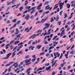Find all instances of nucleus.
<instances>
[{
    "label": "nucleus",
    "instance_id": "obj_3",
    "mask_svg": "<svg viewBox=\"0 0 75 75\" xmlns=\"http://www.w3.org/2000/svg\"><path fill=\"white\" fill-rule=\"evenodd\" d=\"M23 68V67L21 66V67L20 68H17L15 70V72H17L16 73L17 74L20 71H21V68Z\"/></svg>",
    "mask_w": 75,
    "mask_h": 75
},
{
    "label": "nucleus",
    "instance_id": "obj_48",
    "mask_svg": "<svg viewBox=\"0 0 75 75\" xmlns=\"http://www.w3.org/2000/svg\"><path fill=\"white\" fill-rule=\"evenodd\" d=\"M53 44H56V45H57V44H58V42H56V41H54L53 42Z\"/></svg>",
    "mask_w": 75,
    "mask_h": 75
},
{
    "label": "nucleus",
    "instance_id": "obj_6",
    "mask_svg": "<svg viewBox=\"0 0 75 75\" xmlns=\"http://www.w3.org/2000/svg\"><path fill=\"white\" fill-rule=\"evenodd\" d=\"M54 59H52V63L53 64L52 65V67H53L55 65V64L57 63V60H56L55 62L54 63Z\"/></svg>",
    "mask_w": 75,
    "mask_h": 75
},
{
    "label": "nucleus",
    "instance_id": "obj_21",
    "mask_svg": "<svg viewBox=\"0 0 75 75\" xmlns=\"http://www.w3.org/2000/svg\"><path fill=\"white\" fill-rule=\"evenodd\" d=\"M67 8H69L71 6V5H70V4H67Z\"/></svg>",
    "mask_w": 75,
    "mask_h": 75
},
{
    "label": "nucleus",
    "instance_id": "obj_1",
    "mask_svg": "<svg viewBox=\"0 0 75 75\" xmlns=\"http://www.w3.org/2000/svg\"><path fill=\"white\" fill-rule=\"evenodd\" d=\"M44 25L45 26H46L43 29V30L44 31L45 29L48 28H49L50 26V24H48L47 23H46L44 24Z\"/></svg>",
    "mask_w": 75,
    "mask_h": 75
},
{
    "label": "nucleus",
    "instance_id": "obj_25",
    "mask_svg": "<svg viewBox=\"0 0 75 75\" xmlns=\"http://www.w3.org/2000/svg\"><path fill=\"white\" fill-rule=\"evenodd\" d=\"M6 4L7 6H8V5H10L11 4V2H9V1H7L6 2Z\"/></svg>",
    "mask_w": 75,
    "mask_h": 75
},
{
    "label": "nucleus",
    "instance_id": "obj_23",
    "mask_svg": "<svg viewBox=\"0 0 75 75\" xmlns=\"http://www.w3.org/2000/svg\"><path fill=\"white\" fill-rule=\"evenodd\" d=\"M59 15H57L56 17V21H58V20H59Z\"/></svg>",
    "mask_w": 75,
    "mask_h": 75
},
{
    "label": "nucleus",
    "instance_id": "obj_36",
    "mask_svg": "<svg viewBox=\"0 0 75 75\" xmlns=\"http://www.w3.org/2000/svg\"><path fill=\"white\" fill-rule=\"evenodd\" d=\"M35 59H36V58H34L32 59L31 61L33 62H34L35 61Z\"/></svg>",
    "mask_w": 75,
    "mask_h": 75
},
{
    "label": "nucleus",
    "instance_id": "obj_26",
    "mask_svg": "<svg viewBox=\"0 0 75 75\" xmlns=\"http://www.w3.org/2000/svg\"><path fill=\"white\" fill-rule=\"evenodd\" d=\"M23 7H20L19 8V10H20V11H22V10H23Z\"/></svg>",
    "mask_w": 75,
    "mask_h": 75
},
{
    "label": "nucleus",
    "instance_id": "obj_34",
    "mask_svg": "<svg viewBox=\"0 0 75 75\" xmlns=\"http://www.w3.org/2000/svg\"><path fill=\"white\" fill-rule=\"evenodd\" d=\"M71 48V46H67L66 48H67V50H68L69 49Z\"/></svg>",
    "mask_w": 75,
    "mask_h": 75
},
{
    "label": "nucleus",
    "instance_id": "obj_63",
    "mask_svg": "<svg viewBox=\"0 0 75 75\" xmlns=\"http://www.w3.org/2000/svg\"><path fill=\"white\" fill-rule=\"evenodd\" d=\"M28 11L27 10H26L25 11V12L23 13V14H25V13H27Z\"/></svg>",
    "mask_w": 75,
    "mask_h": 75
},
{
    "label": "nucleus",
    "instance_id": "obj_4",
    "mask_svg": "<svg viewBox=\"0 0 75 75\" xmlns=\"http://www.w3.org/2000/svg\"><path fill=\"white\" fill-rule=\"evenodd\" d=\"M40 34H41V33L38 34L37 35L34 34L33 35H32L31 37H29V39H30V38H31L32 39L34 38V37H35L36 35L37 36V35H40Z\"/></svg>",
    "mask_w": 75,
    "mask_h": 75
},
{
    "label": "nucleus",
    "instance_id": "obj_60",
    "mask_svg": "<svg viewBox=\"0 0 75 75\" xmlns=\"http://www.w3.org/2000/svg\"><path fill=\"white\" fill-rule=\"evenodd\" d=\"M21 13H19V14H18V15H16V16H17V17H18V16H21Z\"/></svg>",
    "mask_w": 75,
    "mask_h": 75
},
{
    "label": "nucleus",
    "instance_id": "obj_55",
    "mask_svg": "<svg viewBox=\"0 0 75 75\" xmlns=\"http://www.w3.org/2000/svg\"><path fill=\"white\" fill-rule=\"evenodd\" d=\"M20 23V21H18L17 22H16V24L18 25Z\"/></svg>",
    "mask_w": 75,
    "mask_h": 75
},
{
    "label": "nucleus",
    "instance_id": "obj_9",
    "mask_svg": "<svg viewBox=\"0 0 75 75\" xmlns=\"http://www.w3.org/2000/svg\"><path fill=\"white\" fill-rule=\"evenodd\" d=\"M30 15H28L25 17L24 18L26 20H28V19L30 18Z\"/></svg>",
    "mask_w": 75,
    "mask_h": 75
},
{
    "label": "nucleus",
    "instance_id": "obj_57",
    "mask_svg": "<svg viewBox=\"0 0 75 75\" xmlns=\"http://www.w3.org/2000/svg\"><path fill=\"white\" fill-rule=\"evenodd\" d=\"M30 18V19H33V18H34V16L33 15L31 16Z\"/></svg>",
    "mask_w": 75,
    "mask_h": 75
},
{
    "label": "nucleus",
    "instance_id": "obj_40",
    "mask_svg": "<svg viewBox=\"0 0 75 75\" xmlns=\"http://www.w3.org/2000/svg\"><path fill=\"white\" fill-rule=\"evenodd\" d=\"M25 75V74L23 73H21L19 74V75Z\"/></svg>",
    "mask_w": 75,
    "mask_h": 75
},
{
    "label": "nucleus",
    "instance_id": "obj_15",
    "mask_svg": "<svg viewBox=\"0 0 75 75\" xmlns=\"http://www.w3.org/2000/svg\"><path fill=\"white\" fill-rule=\"evenodd\" d=\"M25 9H28V10H29V9L31 8V6H26L25 7Z\"/></svg>",
    "mask_w": 75,
    "mask_h": 75
},
{
    "label": "nucleus",
    "instance_id": "obj_31",
    "mask_svg": "<svg viewBox=\"0 0 75 75\" xmlns=\"http://www.w3.org/2000/svg\"><path fill=\"white\" fill-rule=\"evenodd\" d=\"M57 74V72L54 71L52 74V75H55V74Z\"/></svg>",
    "mask_w": 75,
    "mask_h": 75
},
{
    "label": "nucleus",
    "instance_id": "obj_19",
    "mask_svg": "<svg viewBox=\"0 0 75 75\" xmlns=\"http://www.w3.org/2000/svg\"><path fill=\"white\" fill-rule=\"evenodd\" d=\"M74 14V12H72L71 14V16L68 18L69 19H71V18H72V16H73V15H72Z\"/></svg>",
    "mask_w": 75,
    "mask_h": 75
},
{
    "label": "nucleus",
    "instance_id": "obj_58",
    "mask_svg": "<svg viewBox=\"0 0 75 75\" xmlns=\"http://www.w3.org/2000/svg\"><path fill=\"white\" fill-rule=\"evenodd\" d=\"M32 42V40H30L28 43V44H31V42Z\"/></svg>",
    "mask_w": 75,
    "mask_h": 75
},
{
    "label": "nucleus",
    "instance_id": "obj_29",
    "mask_svg": "<svg viewBox=\"0 0 75 75\" xmlns=\"http://www.w3.org/2000/svg\"><path fill=\"white\" fill-rule=\"evenodd\" d=\"M23 53V51H21L20 52H19V53H17V55H19V54H22Z\"/></svg>",
    "mask_w": 75,
    "mask_h": 75
},
{
    "label": "nucleus",
    "instance_id": "obj_2",
    "mask_svg": "<svg viewBox=\"0 0 75 75\" xmlns=\"http://www.w3.org/2000/svg\"><path fill=\"white\" fill-rule=\"evenodd\" d=\"M21 34H20L18 35H17L16 36V37L14 38V40H19V38H20V37H21Z\"/></svg>",
    "mask_w": 75,
    "mask_h": 75
},
{
    "label": "nucleus",
    "instance_id": "obj_59",
    "mask_svg": "<svg viewBox=\"0 0 75 75\" xmlns=\"http://www.w3.org/2000/svg\"><path fill=\"white\" fill-rule=\"evenodd\" d=\"M50 65V63H46L45 64V66H46L47 67V66H48V65Z\"/></svg>",
    "mask_w": 75,
    "mask_h": 75
},
{
    "label": "nucleus",
    "instance_id": "obj_32",
    "mask_svg": "<svg viewBox=\"0 0 75 75\" xmlns=\"http://www.w3.org/2000/svg\"><path fill=\"white\" fill-rule=\"evenodd\" d=\"M54 57H54V59H55V58H57V56L56 55V53H54Z\"/></svg>",
    "mask_w": 75,
    "mask_h": 75
},
{
    "label": "nucleus",
    "instance_id": "obj_52",
    "mask_svg": "<svg viewBox=\"0 0 75 75\" xmlns=\"http://www.w3.org/2000/svg\"><path fill=\"white\" fill-rule=\"evenodd\" d=\"M23 47V45H21L20 46L19 48H22Z\"/></svg>",
    "mask_w": 75,
    "mask_h": 75
},
{
    "label": "nucleus",
    "instance_id": "obj_20",
    "mask_svg": "<svg viewBox=\"0 0 75 75\" xmlns=\"http://www.w3.org/2000/svg\"><path fill=\"white\" fill-rule=\"evenodd\" d=\"M58 6L57 5V4H55L54 6V8H53V10H55L56 8H57L58 7Z\"/></svg>",
    "mask_w": 75,
    "mask_h": 75
},
{
    "label": "nucleus",
    "instance_id": "obj_33",
    "mask_svg": "<svg viewBox=\"0 0 75 75\" xmlns=\"http://www.w3.org/2000/svg\"><path fill=\"white\" fill-rule=\"evenodd\" d=\"M65 17H64V18H66L67 17H68V15L67 13H65L64 14Z\"/></svg>",
    "mask_w": 75,
    "mask_h": 75
},
{
    "label": "nucleus",
    "instance_id": "obj_46",
    "mask_svg": "<svg viewBox=\"0 0 75 75\" xmlns=\"http://www.w3.org/2000/svg\"><path fill=\"white\" fill-rule=\"evenodd\" d=\"M57 37H58V36L57 35L56 36L53 38V40H55L56 38H57Z\"/></svg>",
    "mask_w": 75,
    "mask_h": 75
},
{
    "label": "nucleus",
    "instance_id": "obj_49",
    "mask_svg": "<svg viewBox=\"0 0 75 75\" xmlns=\"http://www.w3.org/2000/svg\"><path fill=\"white\" fill-rule=\"evenodd\" d=\"M65 57H66V58L67 59L68 58V54H66L65 55Z\"/></svg>",
    "mask_w": 75,
    "mask_h": 75
},
{
    "label": "nucleus",
    "instance_id": "obj_45",
    "mask_svg": "<svg viewBox=\"0 0 75 75\" xmlns=\"http://www.w3.org/2000/svg\"><path fill=\"white\" fill-rule=\"evenodd\" d=\"M6 24H9L10 23V21L8 20L6 21Z\"/></svg>",
    "mask_w": 75,
    "mask_h": 75
},
{
    "label": "nucleus",
    "instance_id": "obj_11",
    "mask_svg": "<svg viewBox=\"0 0 75 75\" xmlns=\"http://www.w3.org/2000/svg\"><path fill=\"white\" fill-rule=\"evenodd\" d=\"M15 68H17V67H18V63L17 62H16L15 63H14V64L13 65V66H15Z\"/></svg>",
    "mask_w": 75,
    "mask_h": 75
},
{
    "label": "nucleus",
    "instance_id": "obj_35",
    "mask_svg": "<svg viewBox=\"0 0 75 75\" xmlns=\"http://www.w3.org/2000/svg\"><path fill=\"white\" fill-rule=\"evenodd\" d=\"M35 10H33L32 12H30V13L31 14V15H32L33 14V13H34V12H35Z\"/></svg>",
    "mask_w": 75,
    "mask_h": 75
},
{
    "label": "nucleus",
    "instance_id": "obj_7",
    "mask_svg": "<svg viewBox=\"0 0 75 75\" xmlns=\"http://www.w3.org/2000/svg\"><path fill=\"white\" fill-rule=\"evenodd\" d=\"M11 55V53H8L7 55H6V57H4V59H8V58H9V57H10V55Z\"/></svg>",
    "mask_w": 75,
    "mask_h": 75
},
{
    "label": "nucleus",
    "instance_id": "obj_10",
    "mask_svg": "<svg viewBox=\"0 0 75 75\" xmlns=\"http://www.w3.org/2000/svg\"><path fill=\"white\" fill-rule=\"evenodd\" d=\"M30 69H31V68H30L28 69L27 71H26V72L27 74V75H29V74L30 73Z\"/></svg>",
    "mask_w": 75,
    "mask_h": 75
},
{
    "label": "nucleus",
    "instance_id": "obj_54",
    "mask_svg": "<svg viewBox=\"0 0 75 75\" xmlns=\"http://www.w3.org/2000/svg\"><path fill=\"white\" fill-rule=\"evenodd\" d=\"M12 22L13 23H16V19H15L12 21Z\"/></svg>",
    "mask_w": 75,
    "mask_h": 75
},
{
    "label": "nucleus",
    "instance_id": "obj_14",
    "mask_svg": "<svg viewBox=\"0 0 75 75\" xmlns=\"http://www.w3.org/2000/svg\"><path fill=\"white\" fill-rule=\"evenodd\" d=\"M30 60H31V59H30L28 60H27V59H26L24 61L25 63H28V62H30Z\"/></svg>",
    "mask_w": 75,
    "mask_h": 75
},
{
    "label": "nucleus",
    "instance_id": "obj_17",
    "mask_svg": "<svg viewBox=\"0 0 75 75\" xmlns=\"http://www.w3.org/2000/svg\"><path fill=\"white\" fill-rule=\"evenodd\" d=\"M36 47L37 48H38V49H40V48H41V47H42V45H38Z\"/></svg>",
    "mask_w": 75,
    "mask_h": 75
},
{
    "label": "nucleus",
    "instance_id": "obj_39",
    "mask_svg": "<svg viewBox=\"0 0 75 75\" xmlns=\"http://www.w3.org/2000/svg\"><path fill=\"white\" fill-rule=\"evenodd\" d=\"M36 8V6H34L31 8V10H34V9H35Z\"/></svg>",
    "mask_w": 75,
    "mask_h": 75
},
{
    "label": "nucleus",
    "instance_id": "obj_22",
    "mask_svg": "<svg viewBox=\"0 0 75 75\" xmlns=\"http://www.w3.org/2000/svg\"><path fill=\"white\" fill-rule=\"evenodd\" d=\"M74 52H75V51L72 50L70 52V54H74Z\"/></svg>",
    "mask_w": 75,
    "mask_h": 75
},
{
    "label": "nucleus",
    "instance_id": "obj_18",
    "mask_svg": "<svg viewBox=\"0 0 75 75\" xmlns=\"http://www.w3.org/2000/svg\"><path fill=\"white\" fill-rule=\"evenodd\" d=\"M20 42V41H16L14 42L13 43L14 44V45H16V44H18V43Z\"/></svg>",
    "mask_w": 75,
    "mask_h": 75
},
{
    "label": "nucleus",
    "instance_id": "obj_37",
    "mask_svg": "<svg viewBox=\"0 0 75 75\" xmlns=\"http://www.w3.org/2000/svg\"><path fill=\"white\" fill-rule=\"evenodd\" d=\"M54 48V46L50 47L49 49L48 50H51V49H52V48Z\"/></svg>",
    "mask_w": 75,
    "mask_h": 75
},
{
    "label": "nucleus",
    "instance_id": "obj_43",
    "mask_svg": "<svg viewBox=\"0 0 75 75\" xmlns=\"http://www.w3.org/2000/svg\"><path fill=\"white\" fill-rule=\"evenodd\" d=\"M61 24V21H59L58 22L57 24H59V25H60Z\"/></svg>",
    "mask_w": 75,
    "mask_h": 75
},
{
    "label": "nucleus",
    "instance_id": "obj_12",
    "mask_svg": "<svg viewBox=\"0 0 75 75\" xmlns=\"http://www.w3.org/2000/svg\"><path fill=\"white\" fill-rule=\"evenodd\" d=\"M30 31L29 28H26L25 30V32H27V33H29V32H30Z\"/></svg>",
    "mask_w": 75,
    "mask_h": 75
},
{
    "label": "nucleus",
    "instance_id": "obj_16",
    "mask_svg": "<svg viewBox=\"0 0 75 75\" xmlns=\"http://www.w3.org/2000/svg\"><path fill=\"white\" fill-rule=\"evenodd\" d=\"M35 48V47L34 46H30L29 47V49H31V50H34V48Z\"/></svg>",
    "mask_w": 75,
    "mask_h": 75
},
{
    "label": "nucleus",
    "instance_id": "obj_42",
    "mask_svg": "<svg viewBox=\"0 0 75 75\" xmlns=\"http://www.w3.org/2000/svg\"><path fill=\"white\" fill-rule=\"evenodd\" d=\"M45 56L47 57H49L50 56V53H47V54H46Z\"/></svg>",
    "mask_w": 75,
    "mask_h": 75
},
{
    "label": "nucleus",
    "instance_id": "obj_56",
    "mask_svg": "<svg viewBox=\"0 0 75 75\" xmlns=\"http://www.w3.org/2000/svg\"><path fill=\"white\" fill-rule=\"evenodd\" d=\"M4 45H5L4 44H3L1 45V47H4Z\"/></svg>",
    "mask_w": 75,
    "mask_h": 75
},
{
    "label": "nucleus",
    "instance_id": "obj_44",
    "mask_svg": "<svg viewBox=\"0 0 75 75\" xmlns=\"http://www.w3.org/2000/svg\"><path fill=\"white\" fill-rule=\"evenodd\" d=\"M42 31V30H38V31H37V33H40V32H41Z\"/></svg>",
    "mask_w": 75,
    "mask_h": 75
},
{
    "label": "nucleus",
    "instance_id": "obj_41",
    "mask_svg": "<svg viewBox=\"0 0 75 75\" xmlns=\"http://www.w3.org/2000/svg\"><path fill=\"white\" fill-rule=\"evenodd\" d=\"M40 8L41 7L40 6H38L37 7V9H38V10H40Z\"/></svg>",
    "mask_w": 75,
    "mask_h": 75
},
{
    "label": "nucleus",
    "instance_id": "obj_13",
    "mask_svg": "<svg viewBox=\"0 0 75 75\" xmlns=\"http://www.w3.org/2000/svg\"><path fill=\"white\" fill-rule=\"evenodd\" d=\"M51 66H50L49 67H47L46 68V71H51Z\"/></svg>",
    "mask_w": 75,
    "mask_h": 75
},
{
    "label": "nucleus",
    "instance_id": "obj_27",
    "mask_svg": "<svg viewBox=\"0 0 75 75\" xmlns=\"http://www.w3.org/2000/svg\"><path fill=\"white\" fill-rule=\"evenodd\" d=\"M29 57H30V56H29V55H28L25 56L24 58H25V59H27V58H28Z\"/></svg>",
    "mask_w": 75,
    "mask_h": 75
},
{
    "label": "nucleus",
    "instance_id": "obj_30",
    "mask_svg": "<svg viewBox=\"0 0 75 75\" xmlns=\"http://www.w3.org/2000/svg\"><path fill=\"white\" fill-rule=\"evenodd\" d=\"M16 55V53L13 52L12 54L11 57H12V58H13V57H14V55Z\"/></svg>",
    "mask_w": 75,
    "mask_h": 75
},
{
    "label": "nucleus",
    "instance_id": "obj_8",
    "mask_svg": "<svg viewBox=\"0 0 75 75\" xmlns=\"http://www.w3.org/2000/svg\"><path fill=\"white\" fill-rule=\"evenodd\" d=\"M65 29L63 30L62 32L61 33V35L62 36V37L63 35H65Z\"/></svg>",
    "mask_w": 75,
    "mask_h": 75
},
{
    "label": "nucleus",
    "instance_id": "obj_62",
    "mask_svg": "<svg viewBox=\"0 0 75 75\" xmlns=\"http://www.w3.org/2000/svg\"><path fill=\"white\" fill-rule=\"evenodd\" d=\"M70 30V28L68 27L67 28V31H69V30Z\"/></svg>",
    "mask_w": 75,
    "mask_h": 75
},
{
    "label": "nucleus",
    "instance_id": "obj_50",
    "mask_svg": "<svg viewBox=\"0 0 75 75\" xmlns=\"http://www.w3.org/2000/svg\"><path fill=\"white\" fill-rule=\"evenodd\" d=\"M75 47L74 45H73L71 47V48L70 49V50H72L73 48H74V47Z\"/></svg>",
    "mask_w": 75,
    "mask_h": 75
},
{
    "label": "nucleus",
    "instance_id": "obj_64",
    "mask_svg": "<svg viewBox=\"0 0 75 75\" xmlns=\"http://www.w3.org/2000/svg\"><path fill=\"white\" fill-rule=\"evenodd\" d=\"M75 26L74 25L72 28V30H74L75 29Z\"/></svg>",
    "mask_w": 75,
    "mask_h": 75
},
{
    "label": "nucleus",
    "instance_id": "obj_47",
    "mask_svg": "<svg viewBox=\"0 0 75 75\" xmlns=\"http://www.w3.org/2000/svg\"><path fill=\"white\" fill-rule=\"evenodd\" d=\"M54 21V18H53V17H52V18L51 19V22L52 23V22H53Z\"/></svg>",
    "mask_w": 75,
    "mask_h": 75
},
{
    "label": "nucleus",
    "instance_id": "obj_61",
    "mask_svg": "<svg viewBox=\"0 0 75 75\" xmlns=\"http://www.w3.org/2000/svg\"><path fill=\"white\" fill-rule=\"evenodd\" d=\"M13 16H11L9 18V20H11L13 19Z\"/></svg>",
    "mask_w": 75,
    "mask_h": 75
},
{
    "label": "nucleus",
    "instance_id": "obj_5",
    "mask_svg": "<svg viewBox=\"0 0 75 75\" xmlns=\"http://www.w3.org/2000/svg\"><path fill=\"white\" fill-rule=\"evenodd\" d=\"M64 2L62 3V2H60L59 4V6L60 7V9L61 10L62 9L63 7V5L64 4Z\"/></svg>",
    "mask_w": 75,
    "mask_h": 75
},
{
    "label": "nucleus",
    "instance_id": "obj_28",
    "mask_svg": "<svg viewBox=\"0 0 75 75\" xmlns=\"http://www.w3.org/2000/svg\"><path fill=\"white\" fill-rule=\"evenodd\" d=\"M63 12V11H61L59 13L60 16H62Z\"/></svg>",
    "mask_w": 75,
    "mask_h": 75
},
{
    "label": "nucleus",
    "instance_id": "obj_38",
    "mask_svg": "<svg viewBox=\"0 0 75 75\" xmlns=\"http://www.w3.org/2000/svg\"><path fill=\"white\" fill-rule=\"evenodd\" d=\"M44 52H42L40 54V56H41V55H44Z\"/></svg>",
    "mask_w": 75,
    "mask_h": 75
},
{
    "label": "nucleus",
    "instance_id": "obj_24",
    "mask_svg": "<svg viewBox=\"0 0 75 75\" xmlns=\"http://www.w3.org/2000/svg\"><path fill=\"white\" fill-rule=\"evenodd\" d=\"M27 1H28L26 0L25 1V4H24V5L25 6H27V4H28V2H27Z\"/></svg>",
    "mask_w": 75,
    "mask_h": 75
},
{
    "label": "nucleus",
    "instance_id": "obj_53",
    "mask_svg": "<svg viewBox=\"0 0 75 75\" xmlns=\"http://www.w3.org/2000/svg\"><path fill=\"white\" fill-rule=\"evenodd\" d=\"M23 42H21V43H19L18 45V46H19L20 45H22Z\"/></svg>",
    "mask_w": 75,
    "mask_h": 75
},
{
    "label": "nucleus",
    "instance_id": "obj_51",
    "mask_svg": "<svg viewBox=\"0 0 75 75\" xmlns=\"http://www.w3.org/2000/svg\"><path fill=\"white\" fill-rule=\"evenodd\" d=\"M13 42H14V40L11 41L9 43V44H12V43Z\"/></svg>",
    "mask_w": 75,
    "mask_h": 75
}]
</instances>
